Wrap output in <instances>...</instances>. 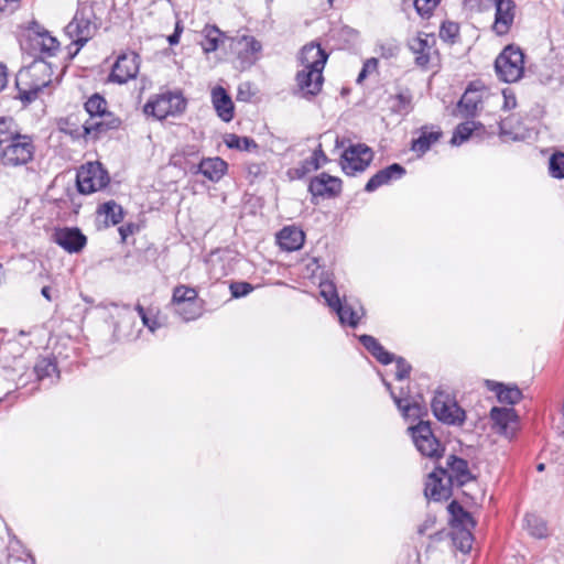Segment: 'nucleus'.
<instances>
[{
  "instance_id": "51",
  "label": "nucleus",
  "mask_w": 564,
  "mask_h": 564,
  "mask_svg": "<svg viewBox=\"0 0 564 564\" xmlns=\"http://www.w3.org/2000/svg\"><path fill=\"white\" fill-rule=\"evenodd\" d=\"M371 356L382 365H389L394 360V355L386 350L380 343L377 345Z\"/></svg>"
},
{
  "instance_id": "11",
  "label": "nucleus",
  "mask_w": 564,
  "mask_h": 564,
  "mask_svg": "<svg viewBox=\"0 0 564 564\" xmlns=\"http://www.w3.org/2000/svg\"><path fill=\"white\" fill-rule=\"evenodd\" d=\"M375 153L365 143H356L347 147L340 155V167L348 176H354L368 169L373 160Z\"/></svg>"
},
{
  "instance_id": "2",
  "label": "nucleus",
  "mask_w": 564,
  "mask_h": 564,
  "mask_svg": "<svg viewBox=\"0 0 564 564\" xmlns=\"http://www.w3.org/2000/svg\"><path fill=\"white\" fill-rule=\"evenodd\" d=\"M328 54L318 43L312 42L302 47L299 59L303 68L296 73L294 95L312 100L323 88Z\"/></svg>"
},
{
  "instance_id": "25",
  "label": "nucleus",
  "mask_w": 564,
  "mask_h": 564,
  "mask_svg": "<svg viewBox=\"0 0 564 564\" xmlns=\"http://www.w3.org/2000/svg\"><path fill=\"white\" fill-rule=\"evenodd\" d=\"M276 243L284 251H295L303 247L305 241L304 231L294 225L285 226L278 231Z\"/></svg>"
},
{
  "instance_id": "57",
  "label": "nucleus",
  "mask_w": 564,
  "mask_h": 564,
  "mask_svg": "<svg viewBox=\"0 0 564 564\" xmlns=\"http://www.w3.org/2000/svg\"><path fill=\"white\" fill-rule=\"evenodd\" d=\"M435 524V519L432 518V517H429L424 520V522L422 524L419 525L417 528V533L420 535H425L427 534L429 530H431Z\"/></svg>"
},
{
  "instance_id": "27",
  "label": "nucleus",
  "mask_w": 564,
  "mask_h": 564,
  "mask_svg": "<svg viewBox=\"0 0 564 564\" xmlns=\"http://www.w3.org/2000/svg\"><path fill=\"white\" fill-rule=\"evenodd\" d=\"M227 162L216 156L203 159L194 172L200 173L210 182L216 183L223 178L227 172Z\"/></svg>"
},
{
  "instance_id": "8",
  "label": "nucleus",
  "mask_w": 564,
  "mask_h": 564,
  "mask_svg": "<svg viewBox=\"0 0 564 564\" xmlns=\"http://www.w3.org/2000/svg\"><path fill=\"white\" fill-rule=\"evenodd\" d=\"M171 306L173 312L184 322L198 318L203 312V305L202 301L198 299L197 290L186 284L175 286Z\"/></svg>"
},
{
  "instance_id": "22",
  "label": "nucleus",
  "mask_w": 564,
  "mask_h": 564,
  "mask_svg": "<svg viewBox=\"0 0 564 564\" xmlns=\"http://www.w3.org/2000/svg\"><path fill=\"white\" fill-rule=\"evenodd\" d=\"M343 182L339 177L322 173L315 176L308 185V191L313 196L334 197L341 193Z\"/></svg>"
},
{
  "instance_id": "4",
  "label": "nucleus",
  "mask_w": 564,
  "mask_h": 564,
  "mask_svg": "<svg viewBox=\"0 0 564 564\" xmlns=\"http://www.w3.org/2000/svg\"><path fill=\"white\" fill-rule=\"evenodd\" d=\"M96 29V15L93 7L79 6L73 20L65 26V35L72 41L68 45L70 58L93 37Z\"/></svg>"
},
{
  "instance_id": "32",
  "label": "nucleus",
  "mask_w": 564,
  "mask_h": 564,
  "mask_svg": "<svg viewBox=\"0 0 564 564\" xmlns=\"http://www.w3.org/2000/svg\"><path fill=\"white\" fill-rule=\"evenodd\" d=\"M484 126L480 122L476 121H465L459 123L454 130L453 137L451 139L452 145H460L465 141H467L475 133H478L479 130H482Z\"/></svg>"
},
{
  "instance_id": "26",
  "label": "nucleus",
  "mask_w": 564,
  "mask_h": 564,
  "mask_svg": "<svg viewBox=\"0 0 564 564\" xmlns=\"http://www.w3.org/2000/svg\"><path fill=\"white\" fill-rule=\"evenodd\" d=\"M212 102L217 116L225 122L234 119L235 106L230 95L221 86H217L212 90Z\"/></svg>"
},
{
  "instance_id": "35",
  "label": "nucleus",
  "mask_w": 564,
  "mask_h": 564,
  "mask_svg": "<svg viewBox=\"0 0 564 564\" xmlns=\"http://www.w3.org/2000/svg\"><path fill=\"white\" fill-rule=\"evenodd\" d=\"M481 102L480 93L471 87L467 88L460 100L458 101V109L466 116H473Z\"/></svg>"
},
{
  "instance_id": "42",
  "label": "nucleus",
  "mask_w": 564,
  "mask_h": 564,
  "mask_svg": "<svg viewBox=\"0 0 564 564\" xmlns=\"http://www.w3.org/2000/svg\"><path fill=\"white\" fill-rule=\"evenodd\" d=\"M34 372L36 378L40 381H43L46 378H51L56 373V365L52 360L43 358L35 364Z\"/></svg>"
},
{
  "instance_id": "34",
  "label": "nucleus",
  "mask_w": 564,
  "mask_h": 564,
  "mask_svg": "<svg viewBox=\"0 0 564 564\" xmlns=\"http://www.w3.org/2000/svg\"><path fill=\"white\" fill-rule=\"evenodd\" d=\"M21 132L22 128L12 117H0V149Z\"/></svg>"
},
{
  "instance_id": "9",
  "label": "nucleus",
  "mask_w": 564,
  "mask_h": 564,
  "mask_svg": "<svg viewBox=\"0 0 564 564\" xmlns=\"http://www.w3.org/2000/svg\"><path fill=\"white\" fill-rule=\"evenodd\" d=\"M495 69L501 80L518 82L524 72V53L518 46H506L495 61Z\"/></svg>"
},
{
  "instance_id": "39",
  "label": "nucleus",
  "mask_w": 564,
  "mask_h": 564,
  "mask_svg": "<svg viewBox=\"0 0 564 564\" xmlns=\"http://www.w3.org/2000/svg\"><path fill=\"white\" fill-rule=\"evenodd\" d=\"M224 141L229 149H236L240 151H250L258 148V144L253 139L249 137H239L235 133L227 134Z\"/></svg>"
},
{
  "instance_id": "1",
  "label": "nucleus",
  "mask_w": 564,
  "mask_h": 564,
  "mask_svg": "<svg viewBox=\"0 0 564 564\" xmlns=\"http://www.w3.org/2000/svg\"><path fill=\"white\" fill-rule=\"evenodd\" d=\"M29 44L34 53L40 54V58L34 59L29 67L19 70L15 78L17 98L25 106L34 101L39 93L51 85L54 72L44 57L54 56L59 50L57 39L40 26L30 33Z\"/></svg>"
},
{
  "instance_id": "7",
  "label": "nucleus",
  "mask_w": 564,
  "mask_h": 564,
  "mask_svg": "<svg viewBox=\"0 0 564 564\" xmlns=\"http://www.w3.org/2000/svg\"><path fill=\"white\" fill-rule=\"evenodd\" d=\"M431 408L434 416L443 424L462 426L465 423L466 412L449 392L436 390Z\"/></svg>"
},
{
  "instance_id": "46",
  "label": "nucleus",
  "mask_w": 564,
  "mask_h": 564,
  "mask_svg": "<svg viewBox=\"0 0 564 564\" xmlns=\"http://www.w3.org/2000/svg\"><path fill=\"white\" fill-rule=\"evenodd\" d=\"M440 0H414L413 4L419 15L430 18Z\"/></svg>"
},
{
  "instance_id": "62",
  "label": "nucleus",
  "mask_w": 564,
  "mask_h": 564,
  "mask_svg": "<svg viewBox=\"0 0 564 564\" xmlns=\"http://www.w3.org/2000/svg\"><path fill=\"white\" fill-rule=\"evenodd\" d=\"M79 126L75 124L72 122V117L67 118L65 120V126L64 127H61V130L63 132H65L66 134H69L72 137V134L69 133V130H76V128H78Z\"/></svg>"
},
{
  "instance_id": "36",
  "label": "nucleus",
  "mask_w": 564,
  "mask_h": 564,
  "mask_svg": "<svg viewBox=\"0 0 564 564\" xmlns=\"http://www.w3.org/2000/svg\"><path fill=\"white\" fill-rule=\"evenodd\" d=\"M98 214L105 215V224L109 225H118L123 218L122 207L113 200H109L104 203L98 207Z\"/></svg>"
},
{
  "instance_id": "50",
  "label": "nucleus",
  "mask_w": 564,
  "mask_h": 564,
  "mask_svg": "<svg viewBox=\"0 0 564 564\" xmlns=\"http://www.w3.org/2000/svg\"><path fill=\"white\" fill-rule=\"evenodd\" d=\"M371 356L382 365H389L394 360V355L386 350L380 343L377 345Z\"/></svg>"
},
{
  "instance_id": "52",
  "label": "nucleus",
  "mask_w": 564,
  "mask_h": 564,
  "mask_svg": "<svg viewBox=\"0 0 564 564\" xmlns=\"http://www.w3.org/2000/svg\"><path fill=\"white\" fill-rule=\"evenodd\" d=\"M231 297L239 299L248 295L254 290L253 284H229Z\"/></svg>"
},
{
  "instance_id": "3",
  "label": "nucleus",
  "mask_w": 564,
  "mask_h": 564,
  "mask_svg": "<svg viewBox=\"0 0 564 564\" xmlns=\"http://www.w3.org/2000/svg\"><path fill=\"white\" fill-rule=\"evenodd\" d=\"M85 110L89 118L82 127L69 130L73 139H84L86 142L102 138L110 130L119 128L121 120L107 110V100L99 94H95L85 102Z\"/></svg>"
},
{
  "instance_id": "13",
  "label": "nucleus",
  "mask_w": 564,
  "mask_h": 564,
  "mask_svg": "<svg viewBox=\"0 0 564 564\" xmlns=\"http://www.w3.org/2000/svg\"><path fill=\"white\" fill-rule=\"evenodd\" d=\"M109 175L101 164L90 162L77 172V188L82 194H91L109 184Z\"/></svg>"
},
{
  "instance_id": "45",
  "label": "nucleus",
  "mask_w": 564,
  "mask_h": 564,
  "mask_svg": "<svg viewBox=\"0 0 564 564\" xmlns=\"http://www.w3.org/2000/svg\"><path fill=\"white\" fill-rule=\"evenodd\" d=\"M512 118H506L499 123V134L503 141H518L521 139L519 132L511 130Z\"/></svg>"
},
{
  "instance_id": "14",
  "label": "nucleus",
  "mask_w": 564,
  "mask_h": 564,
  "mask_svg": "<svg viewBox=\"0 0 564 564\" xmlns=\"http://www.w3.org/2000/svg\"><path fill=\"white\" fill-rule=\"evenodd\" d=\"M139 67L140 61L137 53H122L113 64L109 79L117 84H126L137 77Z\"/></svg>"
},
{
  "instance_id": "56",
  "label": "nucleus",
  "mask_w": 564,
  "mask_h": 564,
  "mask_svg": "<svg viewBox=\"0 0 564 564\" xmlns=\"http://www.w3.org/2000/svg\"><path fill=\"white\" fill-rule=\"evenodd\" d=\"M490 0H464L465 4L471 10L484 11L489 8Z\"/></svg>"
},
{
  "instance_id": "53",
  "label": "nucleus",
  "mask_w": 564,
  "mask_h": 564,
  "mask_svg": "<svg viewBox=\"0 0 564 564\" xmlns=\"http://www.w3.org/2000/svg\"><path fill=\"white\" fill-rule=\"evenodd\" d=\"M399 53V46L393 43L380 44L379 54L382 58L389 59L395 57Z\"/></svg>"
},
{
  "instance_id": "15",
  "label": "nucleus",
  "mask_w": 564,
  "mask_h": 564,
  "mask_svg": "<svg viewBox=\"0 0 564 564\" xmlns=\"http://www.w3.org/2000/svg\"><path fill=\"white\" fill-rule=\"evenodd\" d=\"M490 420L494 430L507 437L512 438L518 431V414L513 408L494 406L490 410Z\"/></svg>"
},
{
  "instance_id": "41",
  "label": "nucleus",
  "mask_w": 564,
  "mask_h": 564,
  "mask_svg": "<svg viewBox=\"0 0 564 564\" xmlns=\"http://www.w3.org/2000/svg\"><path fill=\"white\" fill-rule=\"evenodd\" d=\"M392 110L397 113L409 112L411 109L412 95L410 90H401L392 98Z\"/></svg>"
},
{
  "instance_id": "5",
  "label": "nucleus",
  "mask_w": 564,
  "mask_h": 564,
  "mask_svg": "<svg viewBox=\"0 0 564 564\" xmlns=\"http://www.w3.org/2000/svg\"><path fill=\"white\" fill-rule=\"evenodd\" d=\"M319 295L325 304L336 313L339 323L344 326L357 327L359 321L365 315L364 307L358 302H349L346 296H340L336 284H318Z\"/></svg>"
},
{
  "instance_id": "6",
  "label": "nucleus",
  "mask_w": 564,
  "mask_h": 564,
  "mask_svg": "<svg viewBox=\"0 0 564 564\" xmlns=\"http://www.w3.org/2000/svg\"><path fill=\"white\" fill-rule=\"evenodd\" d=\"M35 152L34 135L21 132L0 149V162L10 167L26 166L33 162Z\"/></svg>"
},
{
  "instance_id": "17",
  "label": "nucleus",
  "mask_w": 564,
  "mask_h": 564,
  "mask_svg": "<svg viewBox=\"0 0 564 564\" xmlns=\"http://www.w3.org/2000/svg\"><path fill=\"white\" fill-rule=\"evenodd\" d=\"M435 39L424 32H419L416 36L409 41V48L415 56V65L427 69L435 50Z\"/></svg>"
},
{
  "instance_id": "40",
  "label": "nucleus",
  "mask_w": 564,
  "mask_h": 564,
  "mask_svg": "<svg viewBox=\"0 0 564 564\" xmlns=\"http://www.w3.org/2000/svg\"><path fill=\"white\" fill-rule=\"evenodd\" d=\"M524 521L527 529L532 536L543 539L547 535L546 523L542 518L535 514H527Z\"/></svg>"
},
{
  "instance_id": "20",
  "label": "nucleus",
  "mask_w": 564,
  "mask_h": 564,
  "mask_svg": "<svg viewBox=\"0 0 564 564\" xmlns=\"http://www.w3.org/2000/svg\"><path fill=\"white\" fill-rule=\"evenodd\" d=\"M443 467L432 471L425 482V497L433 501L446 500L452 495V485L448 484Z\"/></svg>"
},
{
  "instance_id": "49",
  "label": "nucleus",
  "mask_w": 564,
  "mask_h": 564,
  "mask_svg": "<svg viewBox=\"0 0 564 564\" xmlns=\"http://www.w3.org/2000/svg\"><path fill=\"white\" fill-rule=\"evenodd\" d=\"M378 69V59L375 57L368 58L365 61L360 73L356 79L357 84H361L370 74L377 72Z\"/></svg>"
},
{
  "instance_id": "47",
  "label": "nucleus",
  "mask_w": 564,
  "mask_h": 564,
  "mask_svg": "<svg viewBox=\"0 0 564 564\" xmlns=\"http://www.w3.org/2000/svg\"><path fill=\"white\" fill-rule=\"evenodd\" d=\"M319 167L321 162H317L316 158L310 156L308 159L304 160L297 169H295V172L299 177H303L306 174L318 170Z\"/></svg>"
},
{
  "instance_id": "33",
  "label": "nucleus",
  "mask_w": 564,
  "mask_h": 564,
  "mask_svg": "<svg viewBox=\"0 0 564 564\" xmlns=\"http://www.w3.org/2000/svg\"><path fill=\"white\" fill-rule=\"evenodd\" d=\"M447 509L452 516V523L454 529L476 525L471 514L467 512L458 502L452 501Z\"/></svg>"
},
{
  "instance_id": "38",
  "label": "nucleus",
  "mask_w": 564,
  "mask_h": 564,
  "mask_svg": "<svg viewBox=\"0 0 564 564\" xmlns=\"http://www.w3.org/2000/svg\"><path fill=\"white\" fill-rule=\"evenodd\" d=\"M302 278L304 280H317V282H332L328 275L322 269L318 260L315 258L310 259L306 262L305 268L302 272Z\"/></svg>"
},
{
  "instance_id": "54",
  "label": "nucleus",
  "mask_w": 564,
  "mask_h": 564,
  "mask_svg": "<svg viewBox=\"0 0 564 564\" xmlns=\"http://www.w3.org/2000/svg\"><path fill=\"white\" fill-rule=\"evenodd\" d=\"M360 344L365 347V349L372 355L375 348L379 344L378 339L370 335H360L358 337Z\"/></svg>"
},
{
  "instance_id": "37",
  "label": "nucleus",
  "mask_w": 564,
  "mask_h": 564,
  "mask_svg": "<svg viewBox=\"0 0 564 564\" xmlns=\"http://www.w3.org/2000/svg\"><path fill=\"white\" fill-rule=\"evenodd\" d=\"M474 527L455 528L452 532L454 545L463 553H468L473 545V535L470 530Z\"/></svg>"
},
{
  "instance_id": "18",
  "label": "nucleus",
  "mask_w": 564,
  "mask_h": 564,
  "mask_svg": "<svg viewBox=\"0 0 564 564\" xmlns=\"http://www.w3.org/2000/svg\"><path fill=\"white\" fill-rule=\"evenodd\" d=\"M53 241L68 253H78L87 245V237L77 227L56 228Z\"/></svg>"
},
{
  "instance_id": "63",
  "label": "nucleus",
  "mask_w": 564,
  "mask_h": 564,
  "mask_svg": "<svg viewBox=\"0 0 564 564\" xmlns=\"http://www.w3.org/2000/svg\"><path fill=\"white\" fill-rule=\"evenodd\" d=\"M180 35H181V30L178 29V24H176V28H175V31L173 34H171L167 39L169 43L171 45H175L180 42Z\"/></svg>"
},
{
  "instance_id": "16",
  "label": "nucleus",
  "mask_w": 564,
  "mask_h": 564,
  "mask_svg": "<svg viewBox=\"0 0 564 564\" xmlns=\"http://www.w3.org/2000/svg\"><path fill=\"white\" fill-rule=\"evenodd\" d=\"M495 4V21L492 24V31L497 35H506L511 30L517 6L513 0H490L488 4Z\"/></svg>"
},
{
  "instance_id": "29",
  "label": "nucleus",
  "mask_w": 564,
  "mask_h": 564,
  "mask_svg": "<svg viewBox=\"0 0 564 564\" xmlns=\"http://www.w3.org/2000/svg\"><path fill=\"white\" fill-rule=\"evenodd\" d=\"M442 137V131L440 129L423 127L421 129V134L419 138L412 141L411 149L414 152L424 154L427 152L431 147L436 143Z\"/></svg>"
},
{
  "instance_id": "64",
  "label": "nucleus",
  "mask_w": 564,
  "mask_h": 564,
  "mask_svg": "<svg viewBox=\"0 0 564 564\" xmlns=\"http://www.w3.org/2000/svg\"><path fill=\"white\" fill-rule=\"evenodd\" d=\"M41 294L47 300V301H52L53 300V288L51 285H45L43 286V289L41 290Z\"/></svg>"
},
{
  "instance_id": "30",
  "label": "nucleus",
  "mask_w": 564,
  "mask_h": 564,
  "mask_svg": "<svg viewBox=\"0 0 564 564\" xmlns=\"http://www.w3.org/2000/svg\"><path fill=\"white\" fill-rule=\"evenodd\" d=\"M225 34L216 25H205L202 31V40L199 42L205 53L215 52L223 42Z\"/></svg>"
},
{
  "instance_id": "12",
  "label": "nucleus",
  "mask_w": 564,
  "mask_h": 564,
  "mask_svg": "<svg viewBox=\"0 0 564 564\" xmlns=\"http://www.w3.org/2000/svg\"><path fill=\"white\" fill-rule=\"evenodd\" d=\"M412 441L416 449L426 457H440L443 448L441 443L433 434L431 424L427 421L420 420L416 425L409 426Z\"/></svg>"
},
{
  "instance_id": "55",
  "label": "nucleus",
  "mask_w": 564,
  "mask_h": 564,
  "mask_svg": "<svg viewBox=\"0 0 564 564\" xmlns=\"http://www.w3.org/2000/svg\"><path fill=\"white\" fill-rule=\"evenodd\" d=\"M20 8V0H0V12L13 13Z\"/></svg>"
},
{
  "instance_id": "10",
  "label": "nucleus",
  "mask_w": 564,
  "mask_h": 564,
  "mask_svg": "<svg viewBox=\"0 0 564 564\" xmlns=\"http://www.w3.org/2000/svg\"><path fill=\"white\" fill-rule=\"evenodd\" d=\"M187 101L181 91H165L156 95L144 105V112L159 120L183 113Z\"/></svg>"
},
{
  "instance_id": "28",
  "label": "nucleus",
  "mask_w": 564,
  "mask_h": 564,
  "mask_svg": "<svg viewBox=\"0 0 564 564\" xmlns=\"http://www.w3.org/2000/svg\"><path fill=\"white\" fill-rule=\"evenodd\" d=\"M138 315L140 316L142 324L151 332L155 333L162 327L166 326V317L162 315L159 310L154 307H143L138 304L135 306Z\"/></svg>"
},
{
  "instance_id": "24",
  "label": "nucleus",
  "mask_w": 564,
  "mask_h": 564,
  "mask_svg": "<svg viewBox=\"0 0 564 564\" xmlns=\"http://www.w3.org/2000/svg\"><path fill=\"white\" fill-rule=\"evenodd\" d=\"M404 174L405 169L399 163H393L372 175L365 185V191L368 193L375 192L391 181L400 180Z\"/></svg>"
},
{
  "instance_id": "31",
  "label": "nucleus",
  "mask_w": 564,
  "mask_h": 564,
  "mask_svg": "<svg viewBox=\"0 0 564 564\" xmlns=\"http://www.w3.org/2000/svg\"><path fill=\"white\" fill-rule=\"evenodd\" d=\"M490 389L496 393L499 402L501 403L513 405L522 399V392L517 386H506L500 382H492Z\"/></svg>"
},
{
  "instance_id": "43",
  "label": "nucleus",
  "mask_w": 564,
  "mask_h": 564,
  "mask_svg": "<svg viewBox=\"0 0 564 564\" xmlns=\"http://www.w3.org/2000/svg\"><path fill=\"white\" fill-rule=\"evenodd\" d=\"M550 174L555 178H564V153H555L550 158Z\"/></svg>"
},
{
  "instance_id": "23",
  "label": "nucleus",
  "mask_w": 564,
  "mask_h": 564,
  "mask_svg": "<svg viewBox=\"0 0 564 564\" xmlns=\"http://www.w3.org/2000/svg\"><path fill=\"white\" fill-rule=\"evenodd\" d=\"M383 384L387 388V390L390 392V395L397 405L398 410L401 412L402 416L405 420L410 419H421L426 414V408L425 405L421 404L417 400L413 398H402V397H395L394 391L392 390L391 383L383 380Z\"/></svg>"
},
{
  "instance_id": "59",
  "label": "nucleus",
  "mask_w": 564,
  "mask_h": 564,
  "mask_svg": "<svg viewBox=\"0 0 564 564\" xmlns=\"http://www.w3.org/2000/svg\"><path fill=\"white\" fill-rule=\"evenodd\" d=\"M8 84V69L7 66L0 63V91H2Z\"/></svg>"
},
{
  "instance_id": "60",
  "label": "nucleus",
  "mask_w": 564,
  "mask_h": 564,
  "mask_svg": "<svg viewBox=\"0 0 564 564\" xmlns=\"http://www.w3.org/2000/svg\"><path fill=\"white\" fill-rule=\"evenodd\" d=\"M503 98H505V102H503V108L505 109H512L517 106V100H516V97L514 96H508L506 94V91H503Z\"/></svg>"
},
{
  "instance_id": "44",
  "label": "nucleus",
  "mask_w": 564,
  "mask_h": 564,
  "mask_svg": "<svg viewBox=\"0 0 564 564\" xmlns=\"http://www.w3.org/2000/svg\"><path fill=\"white\" fill-rule=\"evenodd\" d=\"M459 34V25L453 21H445L440 28V36L444 41L454 42Z\"/></svg>"
},
{
  "instance_id": "21",
  "label": "nucleus",
  "mask_w": 564,
  "mask_h": 564,
  "mask_svg": "<svg viewBox=\"0 0 564 564\" xmlns=\"http://www.w3.org/2000/svg\"><path fill=\"white\" fill-rule=\"evenodd\" d=\"M443 469L445 471L444 476L446 477V480H448V484L452 485V487H462L474 480V476L468 468V462L455 455L447 457L446 467Z\"/></svg>"
},
{
  "instance_id": "61",
  "label": "nucleus",
  "mask_w": 564,
  "mask_h": 564,
  "mask_svg": "<svg viewBox=\"0 0 564 564\" xmlns=\"http://www.w3.org/2000/svg\"><path fill=\"white\" fill-rule=\"evenodd\" d=\"M133 228H134V226L132 224H129L127 226H121L119 228V234H120L122 240H126L128 235H131L133 232Z\"/></svg>"
},
{
  "instance_id": "58",
  "label": "nucleus",
  "mask_w": 564,
  "mask_h": 564,
  "mask_svg": "<svg viewBox=\"0 0 564 564\" xmlns=\"http://www.w3.org/2000/svg\"><path fill=\"white\" fill-rule=\"evenodd\" d=\"M311 156L316 158V161H317V162H321V166H322L323 164H325V163L328 161V159H327L326 154L324 153V151H323V149H322V144H321V143H319V144L317 145V148L313 151V153H312V155H311Z\"/></svg>"
},
{
  "instance_id": "19",
  "label": "nucleus",
  "mask_w": 564,
  "mask_h": 564,
  "mask_svg": "<svg viewBox=\"0 0 564 564\" xmlns=\"http://www.w3.org/2000/svg\"><path fill=\"white\" fill-rule=\"evenodd\" d=\"M237 58L242 69L251 67L259 58L261 43L253 36L243 35L232 41Z\"/></svg>"
},
{
  "instance_id": "48",
  "label": "nucleus",
  "mask_w": 564,
  "mask_h": 564,
  "mask_svg": "<svg viewBox=\"0 0 564 564\" xmlns=\"http://www.w3.org/2000/svg\"><path fill=\"white\" fill-rule=\"evenodd\" d=\"M393 361H395L397 367L395 379L399 381L406 379L410 376L412 369L411 365L403 357L394 356Z\"/></svg>"
}]
</instances>
